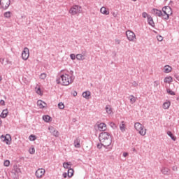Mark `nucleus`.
Wrapping results in <instances>:
<instances>
[{
    "label": "nucleus",
    "mask_w": 179,
    "mask_h": 179,
    "mask_svg": "<svg viewBox=\"0 0 179 179\" xmlns=\"http://www.w3.org/2000/svg\"><path fill=\"white\" fill-rule=\"evenodd\" d=\"M36 92L37 93V94H38L39 96H41L43 94V93L41 92V88L38 87V88H36Z\"/></svg>",
    "instance_id": "4c0bfd02"
},
{
    "label": "nucleus",
    "mask_w": 179,
    "mask_h": 179,
    "mask_svg": "<svg viewBox=\"0 0 179 179\" xmlns=\"http://www.w3.org/2000/svg\"><path fill=\"white\" fill-rule=\"evenodd\" d=\"M161 17H162L164 20H169V19H170V15H169L168 14H164V13H162V15Z\"/></svg>",
    "instance_id": "7c9ffc66"
},
{
    "label": "nucleus",
    "mask_w": 179,
    "mask_h": 179,
    "mask_svg": "<svg viewBox=\"0 0 179 179\" xmlns=\"http://www.w3.org/2000/svg\"><path fill=\"white\" fill-rule=\"evenodd\" d=\"M172 169L173 171H177V166H173Z\"/></svg>",
    "instance_id": "4d7b16f0"
},
{
    "label": "nucleus",
    "mask_w": 179,
    "mask_h": 179,
    "mask_svg": "<svg viewBox=\"0 0 179 179\" xmlns=\"http://www.w3.org/2000/svg\"><path fill=\"white\" fill-rule=\"evenodd\" d=\"M126 36L129 41H135V40H136V35H135L134 31L129 30L127 31Z\"/></svg>",
    "instance_id": "39448f33"
},
{
    "label": "nucleus",
    "mask_w": 179,
    "mask_h": 179,
    "mask_svg": "<svg viewBox=\"0 0 179 179\" xmlns=\"http://www.w3.org/2000/svg\"><path fill=\"white\" fill-rule=\"evenodd\" d=\"M10 15H12V13L10 11H7V12L4 13L3 16H4V17L9 19V17H10Z\"/></svg>",
    "instance_id": "473e14b6"
},
{
    "label": "nucleus",
    "mask_w": 179,
    "mask_h": 179,
    "mask_svg": "<svg viewBox=\"0 0 179 179\" xmlns=\"http://www.w3.org/2000/svg\"><path fill=\"white\" fill-rule=\"evenodd\" d=\"M159 85H160V83H159V81H155L154 82L155 87H157V86H159Z\"/></svg>",
    "instance_id": "a18cd8bd"
},
{
    "label": "nucleus",
    "mask_w": 179,
    "mask_h": 179,
    "mask_svg": "<svg viewBox=\"0 0 179 179\" xmlns=\"http://www.w3.org/2000/svg\"><path fill=\"white\" fill-rule=\"evenodd\" d=\"M43 120L45 121V122H50V121H51V117L48 115H43Z\"/></svg>",
    "instance_id": "b1692460"
},
{
    "label": "nucleus",
    "mask_w": 179,
    "mask_h": 179,
    "mask_svg": "<svg viewBox=\"0 0 179 179\" xmlns=\"http://www.w3.org/2000/svg\"><path fill=\"white\" fill-rule=\"evenodd\" d=\"M133 152H136V149H135V148H133Z\"/></svg>",
    "instance_id": "052dcab7"
},
{
    "label": "nucleus",
    "mask_w": 179,
    "mask_h": 179,
    "mask_svg": "<svg viewBox=\"0 0 179 179\" xmlns=\"http://www.w3.org/2000/svg\"><path fill=\"white\" fill-rule=\"evenodd\" d=\"M36 177H37V178H41V177L43 176L44 174H45V170L43 169H38L36 171Z\"/></svg>",
    "instance_id": "9d476101"
},
{
    "label": "nucleus",
    "mask_w": 179,
    "mask_h": 179,
    "mask_svg": "<svg viewBox=\"0 0 179 179\" xmlns=\"http://www.w3.org/2000/svg\"><path fill=\"white\" fill-rule=\"evenodd\" d=\"M67 174H66V173H63V177H64V178H66V177H67Z\"/></svg>",
    "instance_id": "6e6d98bb"
},
{
    "label": "nucleus",
    "mask_w": 179,
    "mask_h": 179,
    "mask_svg": "<svg viewBox=\"0 0 179 179\" xmlns=\"http://www.w3.org/2000/svg\"><path fill=\"white\" fill-rule=\"evenodd\" d=\"M73 96H74V97H76V96H78V92H76V91H74L73 92Z\"/></svg>",
    "instance_id": "603ef678"
},
{
    "label": "nucleus",
    "mask_w": 179,
    "mask_h": 179,
    "mask_svg": "<svg viewBox=\"0 0 179 179\" xmlns=\"http://www.w3.org/2000/svg\"><path fill=\"white\" fill-rule=\"evenodd\" d=\"M120 129L121 132H125V129H127V127H125V122H121V124H120Z\"/></svg>",
    "instance_id": "a211bd4d"
},
{
    "label": "nucleus",
    "mask_w": 179,
    "mask_h": 179,
    "mask_svg": "<svg viewBox=\"0 0 179 179\" xmlns=\"http://www.w3.org/2000/svg\"><path fill=\"white\" fill-rule=\"evenodd\" d=\"M129 100H130V103H131V104H134V103H135V101H136V99H135V96H134V95H131L129 96Z\"/></svg>",
    "instance_id": "f704fd0d"
},
{
    "label": "nucleus",
    "mask_w": 179,
    "mask_h": 179,
    "mask_svg": "<svg viewBox=\"0 0 179 179\" xmlns=\"http://www.w3.org/2000/svg\"><path fill=\"white\" fill-rule=\"evenodd\" d=\"M148 23L150 26H152V27H155V22L153 21V17H152L151 15L148 16Z\"/></svg>",
    "instance_id": "dca6fc26"
},
{
    "label": "nucleus",
    "mask_w": 179,
    "mask_h": 179,
    "mask_svg": "<svg viewBox=\"0 0 179 179\" xmlns=\"http://www.w3.org/2000/svg\"><path fill=\"white\" fill-rule=\"evenodd\" d=\"M1 80H2V77L1 76H0V82H1Z\"/></svg>",
    "instance_id": "680f3d73"
},
{
    "label": "nucleus",
    "mask_w": 179,
    "mask_h": 179,
    "mask_svg": "<svg viewBox=\"0 0 179 179\" xmlns=\"http://www.w3.org/2000/svg\"><path fill=\"white\" fill-rule=\"evenodd\" d=\"M70 58L72 59V61H75L76 59V55L75 54H71Z\"/></svg>",
    "instance_id": "a19ab883"
},
{
    "label": "nucleus",
    "mask_w": 179,
    "mask_h": 179,
    "mask_svg": "<svg viewBox=\"0 0 179 179\" xmlns=\"http://www.w3.org/2000/svg\"><path fill=\"white\" fill-rule=\"evenodd\" d=\"M6 5V6H3V9L6 10L9 8L10 5V0H4Z\"/></svg>",
    "instance_id": "c85d7f7f"
},
{
    "label": "nucleus",
    "mask_w": 179,
    "mask_h": 179,
    "mask_svg": "<svg viewBox=\"0 0 179 179\" xmlns=\"http://www.w3.org/2000/svg\"><path fill=\"white\" fill-rule=\"evenodd\" d=\"M53 136H55L56 138H57V136H59V132H58V131L57 130H54L52 132Z\"/></svg>",
    "instance_id": "e433bc0d"
},
{
    "label": "nucleus",
    "mask_w": 179,
    "mask_h": 179,
    "mask_svg": "<svg viewBox=\"0 0 179 179\" xmlns=\"http://www.w3.org/2000/svg\"><path fill=\"white\" fill-rule=\"evenodd\" d=\"M99 141L105 149L111 150L113 149V138L108 132L103 131L99 135Z\"/></svg>",
    "instance_id": "f03ea898"
},
{
    "label": "nucleus",
    "mask_w": 179,
    "mask_h": 179,
    "mask_svg": "<svg viewBox=\"0 0 179 179\" xmlns=\"http://www.w3.org/2000/svg\"><path fill=\"white\" fill-rule=\"evenodd\" d=\"M2 126V120L0 119V127Z\"/></svg>",
    "instance_id": "bf43d9fd"
},
{
    "label": "nucleus",
    "mask_w": 179,
    "mask_h": 179,
    "mask_svg": "<svg viewBox=\"0 0 179 179\" xmlns=\"http://www.w3.org/2000/svg\"><path fill=\"white\" fill-rule=\"evenodd\" d=\"M3 164L5 167H9V165L10 164V162L9 160H5Z\"/></svg>",
    "instance_id": "58836bf2"
},
{
    "label": "nucleus",
    "mask_w": 179,
    "mask_h": 179,
    "mask_svg": "<svg viewBox=\"0 0 179 179\" xmlns=\"http://www.w3.org/2000/svg\"><path fill=\"white\" fill-rule=\"evenodd\" d=\"M131 85L132 86H134V87H136V86H138V83L134 82V83H131Z\"/></svg>",
    "instance_id": "de8ad7c7"
},
{
    "label": "nucleus",
    "mask_w": 179,
    "mask_h": 179,
    "mask_svg": "<svg viewBox=\"0 0 179 179\" xmlns=\"http://www.w3.org/2000/svg\"><path fill=\"white\" fill-rule=\"evenodd\" d=\"M97 127L99 131L104 132V131L107 129V124H106V123H100L97 124Z\"/></svg>",
    "instance_id": "f8f14e48"
},
{
    "label": "nucleus",
    "mask_w": 179,
    "mask_h": 179,
    "mask_svg": "<svg viewBox=\"0 0 179 179\" xmlns=\"http://www.w3.org/2000/svg\"><path fill=\"white\" fill-rule=\"evenodd\" d=\"M157 38L158 41H163V36H157Z\"/></svg>",
    "instance_id": "c03bdc74"
},
{
    "label": "nucleus",
    "mask_w": 179,
    "mask_h": 179,
    "mask_svg": "<svg viewBox=\"0 0 179 179\" xmlns=\"http://www.w3.org/2000/svg\"><path fill=\"white\" fill-rule=\"evenodd\" d=\"M171 105L170 101L168 102H164L163 104V108H164V110H168V108H169Z\"/></svg>",
    "instance_id": "bb28decb"
},
{
    "label": "nucleus",
    "mask_w": 179,
    "mask_h": 179,
    "mask_svg": "<svg viewBox=\"0 0 179 179\" xmlns=\"http://www.w3.org/2000/svg\"><path fill=\"white\" fill-rule=\"evenodd\" d=\"M106 111L107 114H111L113 113V110H111V107L110 106V105H107L106 106Z\"/></svg>",
    "instance_id": "c756f323"
},
{
    "label": "nucleus",
    "mask_w": 179,
    "mask_h": 179,
    "mask_svg": "<svg viewBox=\"0 0 179 179\" xmlns=\"http://www.w3.org/2000/svg\"><path fill=\"white\" fill-rule=\"evenodd\" d=\"M134 128L136 129V131H138V134H140L141 136H145L146 135V129H143V125H142L141 123H135Z\"/></svg>",
    "instance_id": "7ed1b4c3"
},
{
    "label": "nucleus",
    "mask_w": 179,
    "mask_h": 179,
    "mask_svg": "<svg viewBox=\"0 0 179 179\" xmlns=\"http://www.w3.org/2000/svg\"><path fill=\"white\" fill-rule=\"evenodd\" d=\"M152 13H153L155 16H158L159 17H162V16L163 15V12H162V10L157 8L152 9Z\"/></svg>",
    "instance_id": "9b49d317"
},
{
    "label": "nucleus",
    "mask_w": 179,
    "mask_h": 179,
    "mask_svg": "<svg viewBox=\"0 0 179 179\" xmlns=\"http://www.w3.org/2000/svg\"><path fill=\"white\" fill-rule=\"evenodd\" d=\"M72 166V163H71V162H64L63 163V167L64 169H67L68 170H69V169H71Z\"/></svg>",
    "instance_id": "aec40b11"
},
{
    "label": "nucleus",
    "mask_w": 179,
    "mask_h": 179,
    "mask_svg": "<svg viewBox=\"0 0 179 179\" xmlns=\"http://www.w3.org/2000/svg\"><path fill=\"white\" fill-rule=\"evenodd\" d=\"M161 172L164 176H169V173H170V169L169 168L162 167L161 169Z\"/></svg>",
    "instance_id": "2eb2a0df"
},
{
    "label": "nucleus",
    "mask_w": 179,
    "mask_h": 179,
    "mask_svg": "<svg viewBox=\"0 0 179 179\" xmlns=\"http://www.w3.org/2000/svg\"><path fill=\"white\" fill-rule=\"evenodd\" d=\"M164 1H165V2H166L167 0H164Z\"/></svg>",
    "instance_id": "0e129e2a"
},
{
    "label": "nucleus",
    "mask_w": 179,
    "mask_h": 179,
    "mask_svg": "<svg viewBox=\"0 0 179 179\" xmlns=\"http://www.w3.org/2000/svg\"><path fill=\"white\" fill-rule=\"evenodd\" d=\"M0 103L1 104V106H5V101H3V100H1L0 101Z\"/></svg>",
    "instance_id": "3c124183"
},
{
    "label": "nucleus",
    "mask_w": 179,
    "mask_h": 179,
    "mask_svg": "<svg viewBox=\"0 0 179 179\" xmlns=\"http://www.w3.org/2000/svg\"><path fill=\"white\" fill-rule=\"evenodd\" d=\"M134 2H136L137 0H132Z\"/></svg>",
    "instance_id": "e2e57ef3"
},
{
    "label": "nucleus",
    "mask_w": 179,
    "mask_h": 179,
    "mask_svg": "<svg viewBox=\"0 0 179 179\" xmlns=\"http://www.w3.org/2000/svg\"><path fill=\"white\" fill-rule=\"evenodd\" d=\"M110 127H111V128H115V124L112 122L110 123Z\"/></svg>",
    "instance_id": "49530a36"
},
{
    "label": "nucleus",
    "mask_w": 179,
    "mask_h": 179,
    "mask_svg": "<svg viewBox=\"0 0 179 179\" xmlns=\"http://www.w3.org/2000/svg\"><path fill=\"white\" fill-rule=\"evenodd\" d=\"M3 61H5V59H2V60L1 61V58H0V62H1L2 64H3Z\"/></svg>",
    "instance_id": "13d9d810"
},
{
    "label": "nucleus",
    "mask_w": 179,
    "mask_h": 179,
    "mask_svg": "<svg viewBox=\"0 0 179 179\" xmlns=\"http://www.w3.org/2000/svg\"><path fill=\"white\" fill-rule=\"evenodd\" d=\"M127 156H128V152H124L123 153V157H127Z\"/></svg>",
    "instance_id": "5fc2aeb1"
},
{
    "label": "nucleus",
    "mask_w": 179,
    "mask_h": 179,
    "mask_svg": "<svg viewBox=\"0 0 179 179\" xmlns=\"http://www.w3.org/2000/svg\"><path fill=\"white\" fill-rule=\"evenodd\" d=\"M71 15H78V13H82V7L75 5L71 8L69 10Z\"/></svg>",
    "instance_id": "20e7f679"
},
{
    "label": "nucleus",
    "mask_w": 179,
    "mask_h": 179,
    "mask_svg": "<svg viewBox=\"0 0 179 179\" xmlns=\"http://www.w3.org/2000/svg\"><path fill=\"white\" fill-rule=\"evenodd\" d=\"M67 176L68 177H69L71 178V177L73 176V169H69L68 170V173H67Z\"/></svg>",
    "instance_id": "cd10ccee"
},
{
    "label": "nucleus",
    "mask_w": 179,
    "mask_h": 179,
    "mask_svg": "<svg viewBox=\"0 0 179 179\" xmlns=\"http://www.w3.org/2000/svg\"><path fill=\"white\" fill-rule=\"evenodd\" d=\"M0 5H1V0H0Z\"/></svg>",
    "instance_id": "69168bd1"
},
{
    "label": "nucleus",
    "mask_w": 179,
    "mask_h": 179,
    "mask_svg": "<svg viewBox=\"0 0 179 179\" xmlns=\"http://www.w3.org/2000/svg\"><path fill=\"white\" fill-rule=\"evenodd\" d=\"M166 92L169 94H171V96H176V92L171 90V89H167Z\"/></svg>",
    "instance_id": "72a5a7b5"
},
{
    "label": "nucleus",
    "mask_w": 179,
    "mask_h": 179,
    "mask_svg": "<svg viewBox=\"0 0 179 179\" xmlns=\"http://www.w3.org/2000/svg\"><path fill=\"white\" fill-rule=\"evenodd\" d=\"M74 146L75 148H80V138H77L74 141Z\"/></svg>",
    "instance_id": "6ab92c4d"
},
{
    "label": "nucleus",
    "mask_w": 179,
    "mask_h": 179,
    "mask_svg": "<svg viewBox=\"0 0 179 179\" xmlns=\"http://www.w3.org/2000/svg\"><path fill=\"white\" fill-rule=\"evenodd\" d=\"M29 153L30 155H34V153H36V150L34 149V148L29 149Z\"/></svg>",
    "instance_id": "79ce46f5"
},
{
    "label": "nucleus",
    "mask_w": 179,
    "mask_h": 179,
    "mask_svg": "<svg viewBox=\"0 0 179 179\" xmlns=\"http://www.w3.org/2000/svg\"><path fill=\"white\" fill-rule=\"evenodd\" d=\"M29 141L34 142V141H36V139H37V137L34 134H31L29 137Z\"/></svg>",
    "instance_id": "2f4dec72"
},
{
    "label": "nucleus",
    "mask_w": 179,
    "mask_h": 179,
    "mask_svg": "<svg viewBox=\"0 0 179 179\" xmlns=\"http://www.w3.org/2000/svg\"><path fill=\"white\" fill-rule=\"evenodd\" d=\"M164 82V83H171V82H173V78H171V76L166 77Z\"/></svg>",
    "instance_id": "393cba45"
},
{
    "label": "nucleus",
    "mask_w": 179,
    "mask_h": 179,
    "mask_svg": "<svg viewBox=\"0 0 179 179\" xmlns=\"http://www.w3.org/2000/svg\"><path fill=\"white\" fill-rule=\"evenodd\" d=\"M8 114H9L8 109H4L2 110L0 117L1 118H6V117H8Z\"/></svg>",
    "instance_id": "4468645a"
},
{
    "label": "nucleus",
    "mask_w": 179,
    "mask_h": 179,
    "mask_svg": "<svg viewBox=\"0 0 179 179\" xmlns=\"http://www.w3.org/2000/svg\"><path fill=\"white\" fill-rule=\"evenodd\" d=\"M162 12L164 13V15H173V10H171V8L170 6H164L162 8Z\"/></svg>",
    "instance_id": "1a4fd4ad"
},
{
    "label": "nucleus",
    "mask_w": 179,
    "mask_h": 179,
    "mask_svg": "<svg viewBox=\"0 0 179 179\" xmlns=\"http://www.w3.org/2000/svg\"><path fill=\"white\" fill-rule=\"evenodd\" d=\"M1 139L2 142H6V145H10V141H12V137L10 136V134H6V136H1Z\"/></svg>",
    "instance_id": "6e6552de"
},
{
    "label": "nucleus",
    "mask_w": 179,
    "mask_h": 179,
    "mask_svg": "<svg viewBox=\"0 0 179 179\" xmlns=\"http://www.w3.org/2000/svg\"><path fill=\"white\" fill-rule=\"evenodd\" d=\"M112 15H113V17H117V13H115V12H113Z\"/></svg>",
    "instance_id": "864d4df0"
},
{
    "label": "nucleus",
    "mask_w": 179,
    "mask_h": 179,
    "mask_svg": "<svg viewBox=\"0 0 179 179\" xmlns=\"http://www.w3.org/2000/svg\"><path fill=\"white\" fill-rule=\"evenodd\" d=\"M37 104L39 107V108H44V107H45V103H44V101L39 100L37 101Z\"/></svg>",
    "instance_id": "5701e85b"
},
{
    "label": "nucleus",
    "mask_w": 179,
    "mask_h": 179,
    "mask_svg": "<svg viewBox=\"0 0 179 179\" xmlns=\"http://www.w3.org/2000/svg\"><path fill=\"white\" fill-rule=\"evenodd\" d=\"M167 135L171 137V138L172 139V141H177V137L174 136V135H173V133L170 131H167Z\"/></svg>",
    "instance_id": "a878e982"
},
{
    "label": "nucleus",
    "mask_w": 179,
    "mask_h": 179,
    "mask_svg": "<svg viewBox=\"0 0 179 179\" xmlns=\"http://www.w3.org/2000/svg\"><path fill=\"white\" fill-rule=\"evenodd\" d=\"M100 12L103 15H110V11H108V10H107V8H106V7H102L100 9Z\"/></svg>",
    "instance_id": "412c9836"
},
{
    "label": "nucleus",
    "mask_w": 179,
    "mask_h": 179,
    "mask_svg": "<svg viewBox=\"0 0 179 179\" xmlns=\"http://www.w3.org/2000/svg\"><path fill=\"white\" fill-rule=\"evenodd\" d=\"M85 55H86V52H83L82 54H77L76 59L78 61H85Z\"/></svg>",
    "instance_id": "ddd939ff"
},
{
    "label": "nucleus",
    "mask_w": 179,
    "mask_h": 179,
    "mask_svg": "<svg viewBox=\"0 0 179 179\" xmlns=\"http://www.w3.org/2000/svg\"><path fill=\"white\" fill-rule=\"evenodd\" d=\"M20 172V169L17 167V165H14L13 169L11 171V173L13 175L14 178H17Z\"/></svg>",
    "instance_id": "423d86ee"
},
{
    "label": "nucleus",
    "mask_w": 179,
    "mask_h": 179,
    "mask_svg": "<svg viewBox=\"0 0 179 179\" xmlns=\"http://www.w3.org/2000/svg\"><path fill=\"white\" fill-rule=\"evenodd\" d=\"M96 147L98 149H101V148H103V145L100 143V144H97Z\"/></svg>",
    "instance_id": "09e8293b"
},
{
    "label": "nucleus",
    "mask_w": 179,
    "mask_h": 179,
    "mask_svg": "<svg viewBox=\"0 0 179 179\" xmlns=\"http://www.w3.org/2000/svg\"><path fill=\"white\" fill-rule=\"evenodd\" d=\"M142 16H143V17H144L145 19V17H147V19H148V16H150V15L147 14L146 12H143V13H142Z\"/></svg>",
    "instance_id": "37998d69"
},
{
    "label": "nucleus",
    "mask_w": 179,
    "mask_h": 179,
    "mask_svg": "<svg viewBox=\"0 0 179 179\" xmlns=\"http://www.w3.org/2000/svg\"><path fill=\"white\" fill-rule=\"evenodd\" d=\"M58 107L60 110H64V108H65V105H64V103L60 102L58 103Z\"/></svg>",
    "instance_id": "c9c22d12"
},
{
    "label": "nucleus",
    "mask_w": 179,
    "mask_h": 179,
    "mask_svg": "<svg viewBox=\"0 0 179 179\" xmlns=\"http://www.w3.org/2000/svg\"><path fill=\"white\" fill-rule=\"evenodd\" d=\"M90 94L91 93L90 91H85L83 93V97L87 100H89V99H90Z\"/></svg>",
    "instance_id": "f3484780"
},
{
    "label": "nucleus",
    "mask_w": 179,
    "mask_h": 179,
    "mask_svg": "<svg viewBox=\"0 0 179 179\" xmlns=\"http://www.w3.org/2000/svg\"><path fill=\"white\" fill-rule=\"evenodd\" d=\"M73 71H67L64 74L61 75L56 79L57 85H62V86H69L73 82Z\"/></svg>",
    "instance_id": "f257e3e1"
},
{
    "label": "nucleus",
    "mask_w": 179,
    "mask_h": 179,
    "mask_svg": "<svg viewBox=\"0 0 179 179\" xmlns=\"http://www.w3.org/2000/svg\"><path fill=\"white\" fill-rule=\"evenodd\" d=\"M45 78H47V74H45V73H43L40 75V78L42 80L45 79Z\"/></svg>",
    "instance_id": "ea45409f"
},
{
    "label": "nucleus",
    "mask_w": 179,
    "mask_h": 179,
    "mask_svg": "<svg viewBox=\"0 0 179 179\" xmlns=\"http://www.w3.org/2000/svg\"><path fill=\"white\" fill-rule=\"evenodd\" d=\"M164 69L165 73H170V71L173 69V68H171V66H170L166 65L164 67Z\"/></svg>",
    "instance_id": "4be33fe9"
},
{
    "label": "nucleus",
    "mask_w": 179,
    "mask_h": 179,
    "mask_svg": "<svg viewBox=\"0 0 179 179\" xmlns=\"http://www.w3.org/2000/svg\"><path fill=\"white\" fill-rule=\"evenodd\" d=\"M30 56V52L27 48H24L22 52V58L24 61H27L29 57Z\"/></svg>",
    "instance_id": "0eeeda50"
},
{
    "label": "nucleus",
    "mask_w": 179,
    "mask_h": 179,
    "mask_svg": "<svg viewBox=\"0 0 179 179\" xmlns=\"http://www.w3.org/2000/svg\"><path fill=\"white\" fill-rule=\"evenodd\" d=\"M115 41L116 44H120L121 43V41L120 39H118V38H116L115 40Z\"/></svg>",
    "instance_id": "8fccbe9b"
}]
</instances>
